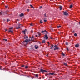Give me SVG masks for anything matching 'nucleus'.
<instances>
[{"label":"nucleus","instance_id":"obj_1","mask_svg":"<svg viewBox=\"0 0 80 80\" xmlns=\"http://www.w3.org/2000/svg\"><path fill=\"white\" fill-rule=\"evenodd\" d=\"M33 38H34V36H32V37L31 40H30V39H29L28 40L27 39H26V40H25V41H24V42L25 43H26V45H27V44H28V42H30V41H34V40L33 39H32Z\"/></svg>","mask_w":80,"mask_h":80},{"label":"nucleus","instance_id":"obj_2","mask_svg":"<svg viewBox=\"0 0 80 80\" xmlns=\"http://www.w3.org/2000/svg\"><path fill=\"white\" fill-rule=\"evenodd\" d=\"M41 33L43 34H45L46 33H48V32L46 31V30H45L44 31H42Z\"/></svg>","mask_w":80,"mask_h":80},{"label":"nucleus","instance_id":"obj_3","mask_svg":"<svg viewBox=\"0 0 80 80\" xmlns=\"http://www.w3.org/2000/svg\"><path fill=\"white\" fill-rule=\"evenodd\" d=\"M40 71L41 72H42V73H43L44 72H47V71L45 70H43L42 69H40Z\"/></svg>","mask_w":80,"mask_h":80},{"label":"nucleus","instance_id":"obj_4","mask_svg":"<svg viewBox=\"0 0 80 80\" xmlns=\"http://www.w3.org/2000/svg\"><path fill=\"white\" fill-rule=\"evenodd\" d=\"M45 37L44 38H46L47 40H48V36L47 34H45L44 36Z\"/></svg>","mask_w":80,"mask_h":80},{"label":"nucleus","instance_id":"obj_5","mask_svg":"<svg viewBox=\"0 0 80 80\" xmlns=\"http://www.w3.org/2000/svg\"><path fill=\"white\" fill-rule=\"evenodd\" d=\"M68 13L67 12H65L63 13L64 15H65V16H68Z\"/></svg>","mask_w":80,"mask_h":80},{"label":"nucleus","instance_id":"obj_6","mask_svg":"<svg viewBox=\"0 0 80 80\" xmlns=\"http://www.w3.org/2000/svg\"><path fill=\"white\" fill-rule=\"evenodd\" d=\"M48 75H54V73H53V72H52V73L49 72Z\"/></svg>","mask_w":80,"mask_h":80},{"label":"nucleus","instance_id":"obj_7","mask_svg":"<svg viewBox=\"0 0 80 80\" xmlns=\"http://www.w3.org/2000/svg\"><path fill=\"white\" fill-rule=\"evenodd\" d=\"M34 47L35 49L36 50L37 49H38V46H37V45H35L34 46Z\"/></svg>","mask_w":80,"mask_h":80},{"label":"nucleus","instance_id":"obj_8","mask_svg":"<svg viewBox=\"0 0 80 80\" xmlns=\"http://www.w3.org/2000/svg\"><path fill=\"white\" fill-rule=\"evenodd\" d=\"M23 15H24V14L23 13H21L19 15V16L20 17H22V16H23Z\"/></svg>","mask_w":80,"mask_h":80},{"label":"nucleus","instance_id":"obj_9","mask_svg":"<svg viewBox=\"0 0 80 80\" xmlns=\"http://www.w3.org/2000/svg\"><path fill=\"white\" fill-rule=\"evenodd\" d=\"M75 47H76V48H78V47H79V44H76L75 45Z\"/></svg>","mask_w":80,"mask_h":80},{"label":"nucleus","instance_id":"obj_10","mask_svg":"<svg viewBox=\"0 0 80 80\" xmlns=\"http://www.w3.org/2000/svg\"><path fill=\"white\" fill-rule=\"evenodd\" d=\"M26 30H27V29H25L24 30L22 31V33H23L25 34V32H26Z\"/></svg>","mask_w":80,"mask_h":80},{"label":"nucleus","instance_id":"obj_11","mask_svg":"<svg viewBox=\"0 0 80 80\" xmlns=\"http://www.w3.org/2000/svg\"><path fill=\"white\" fill-rule=\"evenodd\" d=\"M58 48L56 47L54 49V50H58Z\"/></svg>","mask_w":80,"mask_h":80},{"label":"nucleus","instance_id":"obj_12","mask_svg":"<svg viewBox=\"0 0 80 80\" xmlns=\"http://www.w3.org/2000/svg\"><path fill=\"white\" fill-rule=\"evenodd\" d=\"M59 8H60V10H62V6H59Z\"/></svg>","mask_w":80,"mask_h":80},{"label":"nucleus","instance_id":"obj_13","mask_svg":"<svg viewBox=\"0 0 80 80\" xmlns=\"http://www.w3.org/2000/svg\"><path fill=\"white\" fill-rule=\"evenodd\" d=\"M69 7L70 8H72L73 7V5L72 4Z\"/></svg>","mask_w":80,"mask_h":80},{"label":"nucleus","instance_id":"obj_14","mask_svg":"<svg viewBox=\"0 0 80 80\" xmlns=\"http://www.w3.org/2000/svg\"><path fill=\"white\" fill-rule=\"evenodd\" d=\"M53 45H51V48L50 49L52 50V49H53Z\"/></svg>","mask_w":80,"mask_h":80},{"label":"nucleus","instance_id":"obj_15","mask_svg":"<svg viewBox=\"0 0 80 80\" xmlns=\"http://www.w3.org/2000/svg\"><path fill=\"white\" fill-rule=\"evenodd\" d=\"M9 32H10L11 33H13V31H11L10 30L9 31Z\"/></svg>","mask_w":80,"mask_h":80},{"label":"nucleus","instance_id":"obj_16","mask_svg":"<svg viewBox=\"0 0 80 80\" xmlns=\"http://www.w3.org/2000/svg\"><path fill=\"white\" fill-rule=\"evenodd\" d=\"M24 38H28V36H25Z\"/></svg>","mask_w":80,"mask_h":80},{"label":"nucleus","instance_id":"obj_17","mask_svg":"<svg viewBox=\"0 0 80 80\" xmlns=\"http://www.w3.org/2000/svg\"><path fill=\"white\" fill-rule=\"evenodd\" d=\"M35 76L36 77H38V75L37 74H35Z\"/></svg>","mask_w":80,"mask_h":80},{"label":"nucleus","instance_id":"obj_18","mask_svg":"<svg viewBox=\"0 0 80 80\" xmlns=\"http://www.w3.org/2000/svg\"><path fill=\"white\" fill-rule=\"evenodd\" d=\"M42 42L43 43H45V40H43Z\"/></svg>","mask_w":80,"mask_h":80},{"label":"nucleus","instance_id":"obj_19","mask_svg":"<svg viewBox=\"0 0 80 80\" xmlns=\"http://www.w3.org/2000/svg\"><path fill=\"white\" fill-rule=\"evenodd\" d=\"M16 29H19V28H20V27L19 26L18 28H16Z\"/></svg>","mask_w":80,"mask_h":80},{"label":"nucleus","instance_id":"obj_20","mask_svg":"<svg viewBox=\"0 0 80 80\" xmlns=\"http://www.w3.org/2000/svg\"><path fill=\"white\" fill-rule=\"evenodd\" d=\"M3 40L5 41V42H7V40H8L7 39H3Z\"/></svg>","mask_w":80,"mask_h":80},{"label":"nucleus","instance_id":"obj_21","mask_svg":"<svg viewBox=\"0 0 80 80\" xmlns=\"http://www.w3.org/2000/svg\"><path fill=\"white\" fill-rule=\"evenodd\" d=\"M2 15V11H0V15Z\"/></svg>","mask_w":80,"mask_h":80},{"label":"nucleus","instance_id":"obj_22","mask_svg":"<svg viewBox=\"0 0 80 80\" xmlns=\"http://www.w3.org/2000/svg\"><path fill=\"white\" fill-rule=\"evenodd\" d=\"M57 27L58 28H60V27H61V26H58Z\"/></svg>","mask_w":80,"mask_h":80},{"label":"nucleus","instance_id":"obj_23","mask_svg":"<svg viewBox=\"0 0 80 80\" xmlns=\"http://www.w3.org/2000/svg\"><path fill=\"white\" fill-rule=\"evenodd\" d=\"M62 56H63L64 57H65V54H63V53L62 52Z\"/></svg>","mask_w":80,"mask_h":80},{"label":"nucleus","instance_id":"obj_24","mask_svg":"<svg viewBox=\"0 0 80 80\" xmlns=\"http://www.w3.org/2000/svg\"><path fill=\"white\" fill-rule=\"evenodd\" d=\"M64 65H65V66H67V63H64Z\"/></svg>","mask_w":80,"mask_h":80},{"label":"nucleus","instance_id":"obj_25","mask_svg":"<svg viewBox=\"0 0 80 80\" xmlns=\"http://www.w3.org/2000/svg\"><path fill=\"white\" fill-rule=\"evenodd\" d=\"M21 67H25V65H22Z\"/></svg>","mask_w":80,"mask_h":80},{"label":"nucleus","instance_id":"obj_26","mask_svg":"<svg viewBox=\"0 0 80 80\" xmlns=\"http://www.w3.org/2000/svg\"><path fill=\"white\" fill-rule=\"evenodd\" d=\"M38 35L39 36H41V33H40L39 32H38Z\"/></svg>","mask_w":80,"mask_h":80},{"label":"nucleus","instance_id":"obj_27","mask_svg":"<svg viewBox=\"0 0 80 80\" xmlns=\"http://www.w3.org/2000/svg\"><path fill=\"white\" fill-rule=\"evenodd\" d=\"M74 36H75V37H77V33H75L74 34Z\"/></svg>","mask_w":80,"mask_h":80},{"label":"nucleus","instance_id":"obj_28","mask_svg":"<svg viewBox=\"0 0 80 80\" xmlns=\"http://www.w3.org/2000/svg\"><path fill=\"white\" fill-rule=\"evenodd\" d=\"M44 17H47V15H46V13H45L44 14Z\"/></svg>","mask_w":80,"mask_h":80},{"label":"nucleus","instance_id":"obj_29","mask_svg":"<svg viewBox=\"0 0 80 80\" xmlns=\"http://www.w3.org/2000/svg\"><path fill=\"white\" fill-rule=\"evenodd\" d=\"M25 68H28V66H26L25 67Z\"/></svg>","mask_w":80,"mask_h":80},{"label":"nucleus","instance_id":"obj_30","mask_svg":"<svg viewBox=\"0 0 80 80\" xmlns=\"http://www.w3.org/2000/svg\"><path fill=\"white\" fill-rule=\"evenodd\" d=\"M30 25L31 26H33V24H32V23H31V24H30Z\"/></svg>","mask_w":80,"mask_h":80},{"label":"nucleus","instance_id":"obj_31","mask_svg":"<svg viewBox=\"0 0 80 80\" xmlns=\"http://www.w3.org/2000/svg\"><path fill=\"white\" fill-rule=\"evenodd\" d=\"M40 23H43V22H42V20H41L40 21Z\"/></svg>","mask_w":80,"mask_h":80},{"label":"nucleus","instance_id":"obj_32","mask_svg":"<svg viewBox=\"0 0 80 80\" xmlns=\"http://www.w3.org/2000/svg\"><path fill=\"white\" fill-rule=\"evenodd\" d=\"M65 44L66 45H68V42H66Z\"/></svg>","mask_w":80,"mask_h":80},{"label":"nucleus","instance_id":"obj_33","mask_svg":"<svg viewBox=\"0 0 80 80\" xmlns=\"http://www.w3.org/2000/svg\"><path fill=\"white\" fill-rule=\"evenodd\" d=\"M9 21H10V20H9L8 19L7 20V22H9Z\"/></svg>","mask_w":80,"mask_h":80},{"label":"nucleus","instance_id":"obj_34","mask_svg":"<svg viewBox=\"0 0 80 80\" xmlns=\"http://www.w3.org/2000/svg\"><path fill=\"white\" fill-rule=\"evenodd\" d=\"M42 8V6H40L39 8V9H41V8Z\"/></svg>","mask_w":80,"mask_h":80},{"label":"nucleus","instance_id":"obj_35","mask_svg":"<svg viewBox=\"0 0 80 80\" xmlns=\"http://www.w3.org/2000/svg\"><path fill=\"white\" fill-rule=\"evenodd\" d=\"M30 7H31V8H32V7H33V6L32 5H30Z\"/></svg>","mask_w":80,"mask_h":80},{"label":"nucleus","instance_id":"obj_36","mask_svg":"<svg viewBox=\"0 0 80 80\" xmlns=\"http://www.w3.org/2000/svg\"><path fill=\"white\" fill-rule=\"evenodd\" d=\"M5 8H8V5L5 6Z\"/></svg>","mask_w":80,"mask_h":80},{"label":"nucleus","instance_id":"obj_37","mask_svg":"<svg viewBox=\"0 0 80 80\" xmlns=\"http://www.w3.org/2000/svg\"><path fill=\"white\" fill-rule=\"evenodd\" d=\"M66 49L67 50H68H68H69V49H68V48H66Z\"/></svg>","mask_w":80,"mask_h":80},{"label":"nucleus","instance_id":"obj_38","mask_svg":"<svg viewBox=\"0 0 80 80\" xmlns=\"http://www.w3.org/2000/svg\"><path fill=\"white\" fill-rule=\"evenodd\" d=\"M9 29H10L11 30H12V29H13V28H10Z\"/></svg>","mask_w":80,"mask_h":80},{"label":"nucleus","instance_id":"obj_39","mask_svg":"<svg viewBox=\"0 0 80 80\" xmlns=\"http://www.w3.org/2000/svg\"><path fill=\"white\" fill-rule=\"evenodd\" d=\"M33 30H32L31 31V32L33 33Z\"/></svg>","mask_w":80,"mask_h":80},{"label":"nucleus","instance_id":"obj_40","mask_svg":"<svg viewBox=\"0 0 80 80\" xmlns=\"http://www.w3.org/2000/svg\"><path fill=\"white\" fill-rule=\"evenodd\" d=\"M44 22H47V20H44Z\"/></svg>","mask_w":80,"mask_h":80},{"label":"nucleus","instance_id":"obj_41","mask_svg":"<svg viewBox=\"0 0 80 80\" xmlns=\"http://www.w3.org/2000/svg\"><path fill=\"white\" fill-rule=\"evenodd\" d=\"M57 47V45H55L54 46V47Z\"/></svg>","mask_w":80,"mask_h":80},{"label":"nucleus","instance_id":"obj_42","mask_svg":"<svg viewBox=\"0 0 80 80\" xmlns=\"http://www.w3.org/2000/svg\"><path fill=\"white\" fill-rule=\"evenodd\" d=\"M48 45L49 46L50 45V42H48Z\"/></svg>","mask_w":80,"mask_h":80},{"label":"nucleus","instance_id":"obj_43","mask_svg":"<svg viewBox=\"0 0 80 80\" xmlns=\"http://www.w3.org/2000/svg\"><path fill=\"white\" fill-rule=\"evenodd\" d=\"M29 9H28L27 11L28 12H29Z\"/></svg>","mask_w":80,"mask_h":80},{"label":"nucleus","instance_id":"obj_44","mask_svg":"<svg viewBox=\"0 0 80 80\" xmlns=\"http://www.w3.org/2000/svg\"><path fill=\"white\" fill-rule=\"evenodd\" d=\"M17 21H18V22H19V21H20V20H19V19H17Z\"/></svg>","mask_w":80,"mask_h":80},{"label":"nucleus","instance_id":"obj_45","mask_svg":"<svg viewBox=\"0 0 80 80\" xmlns=\"http://www.w3.org/2000/svg\"><path fill=\"white\" fill-rule=\"evenodd\" d=\"M36 37H38V35H36Z\"/></svg>","mask_w":80,"mask_h":80},{"label":"nucleus","instance_id":"obj_46","mask_svg":"<svg viewBox=\"0 0 80 80\" xmlns=\"http://www.w3.org/2000/svg\"><path fill=\"white\" fill-rule=\"evenodd\" d=\"M5 32H7V29H5Z\"/></svg>","mask_w":80,"mask_h":80},{"label":"nucleus","instance_id":"obj_47","mask_svg":"<svg viewBox=\"0 0 80 80\" xmlns=\"http://www.w3.org/2000/svg\"><path fill=\"white\" fill-rule=\"evenodd\" d=\"M32 8H33V9H34V7H32Z\"/></svg>","mask_w":80,"mask_h":80},{"label":"nucleus","instance_id":"obj_48","mask_svg":"<svg viewBox=\"0 0 80 80\" xmlns=\"http://www.w3.org/2000/svg\"><path fill=\"white\" fill-rule=\"evenodd\" d=\"M79 24H80V22H79Z\"/></svg>","mask_w":80,"mask_h":80},{"label":"nucleus","instance_id":"obj_49","mask_svg":"<svg viewBox=\"0 0 80 80\" xmlns=\"http://www.w3.org/2000/svg\"><path fill=\"white\" fill-rule=\"evenodd\" d=\"M46 56H47V57H48V55H46Z\"/></svg>","mask_w":80,"mask_h":80},{"label":"nucleus","instance_id":"obj_50","mask_svg":"<svg viewBox=\"0 0 80 80\" xmlns=\"http://www.w3.org/2000/svg\"><path fill=\"white\" fill-rule=\"evenodd\" d=\"M59 34H60V32H59Z\"/></svg>","mask_w":80,"mask_h":80},{"label":"nucleus","instance_id":"obj_51","mask_svg":"<svg viewBox=\"0 0 80 80\" xmlns=\"http://www.w3.org/2000/svg\"><path fill=\"white\" fill-rule=\"evenodd\" d=\"M1 68L0 67V69H1Z\"/></svg>","mask_w":80,"mask_h":80},{"label":"nucleus","instance_id":"obj_52","mask_svg":"<svg viewBox=\"0 0 80 80\" xmlns=\"http://www.w3.org/2000/svg\"><path fill=\"white\" fill-rule=\"evenodd\" d=\"M6 14H7V13H6Z\"/></svg>","mask_w":80,"mask_h":80}]
</instances>
